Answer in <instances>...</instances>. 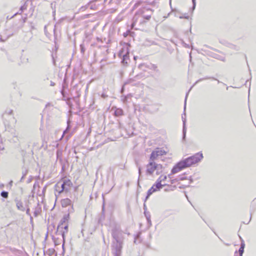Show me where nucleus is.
Here are the masks:
<instances>
[{"mask_svg":"<svg viewBox=\"0 0 256 256\" xmlns=\"http://www.w3.org/2000/svg\"><path fill=\"white\" fill-rule=\"evenodd\" d=\"M152 14V10L148 8H142L136 12L132 18V28L136 26H141L147 21L149 20Z\"/></svg>","mask_w":256,"mask_h":256,"instance_id":"obj_1","label":"nucleus"},{"mask_svg":"<svg viewBox=\"0 0 256 256\" xmlns=\"http://www.w3.org/2000/svg\"><path fill=\"white\" fill-rule=\"evenodd\" d=\"M146 174L152 175L156 170V174H160L162 171V166L160 164H156L154 161L149 160L148 163L146 166Z\"/></svg>","mask_w":256,"mask_h":256,"instance_id":"obj_2","label":"nucleus"},{"mask_svg":"<svg viewBox=\"0 0 256 256\" xmlns=\"http://www.w3.org/2000/svg\"><path fill=\"white\" fill-rule=\"evenodd\" d=\"M203 158L202 152H198L194 155L184 160L188 168L200 162Z\"/></svg>","mask_w":256,"mask_h":256,"instance_id":"obj_3","label":"nucleus"},{"mask_svg":"<svg viewBox=\"0 0 256 256\" xmlns=\"http://www.w3.org/2000/svg\"><path fill=\"white\" fill-rule=\"evenodd\" d=\"M112 238L116 240L115 242L117 243H123V236L122 232L116 228H114L112 230Z\"/></svg>","mask_w":256,"mask_h":256,"instance_id":"obj_4","label":"nucleus"},{"mask_svg":"<svg viewBox=\"0 0 256 256\" xmlns=\"http://www.w3.org/2000/svg\"><path fill=\"white\" fill-rule=\"evenodd\" d=\"M165 186V184H160V180H158V182H156V184H154L150 189L148 190L147 192V196L146 198L145 201L148 199L149 196L154 192H156L158 190H160L163 186Z\"/></svg>","mask_w":256,"mask_h":256,"instance_id":"obj_5","label":"nucleus"},{"mask_svg":"<svg viewBox=\"0 0 256 256\" xmlns=\"http://www.w3.org/2000/svg\"><path fill=\"white\" fill-rule=\"evenodd\" d=\"M123 243L114 242L112 246V252L114 256H121Z\"/></svg>","mask_w":256,"mask_h":256,"instance_id":"obj_6","label":"nucleus"},{"mask_svg":"<svg viewBox=\"0 0 256 256\" xmlns=\"http://www.w3.org/2000/svg\"><path fill=\"white\" fill-rule=\"evenodd\" d=\"M166 154V152L160 148H156L150 154V160L154 161L158 156H163Z\"/></svg>","mask_w":256,"mask_h":256,"instance_id":"obj_7","label":"nucleus"},{"mask_svg":"<svg viewBox=\"0 0 256 256\" xmlns=\"http://www.w3.org/2000/svg\"><path fill=\"white\" fill-rule=\"evenodd\" d=\"M188 168L184 160H181L178 162L172 168L171 171L172 174H175L178 172L182 170Z\"/></svg>","mask_w":256,"mask_h":256,"instance_id":"obj_8","label":"nucleus"},{"mask_svg":"<svg viewBox=\"0 0 256 256\" xmlns=\"http://www.w3.org/2000/svg\"><path fill=\"white\" fill-rule=\"evenodd\" d=\"M66 185L64 182L62 184L58 183L56 186V190L58 191L60 194L64 190L68 191V189L66 187Z\"/></svg>","mask_w":256,"mask_h":256,"instance_id":"obj_9","label":"nucleus"},{"mask_svg":"<svg viewBox=\"0 0 256 256\" xmlns=\"http://www.w3.org/2000/svg\"><path fill=\"white\" fill-rule=\"evenodd\" d=\"M68 216H65L60 220L57 228V231H60V229H63V224H66V222L68 220Z\"/></svg>","mask_w":256,"mask_h":256,"instance_id":"obj_10","label":"nucleus"},{"mask_svg":"<svg viewBox=\"0 0 256 256\" xmlns=\"http://www.w3.org/2000/svg\"><path fill=\"white\" fill-rule=\"evenodd\" d=\"M16 206L18 210L22 212H24L26 208L22 201L16 200Z\"/></svg>","mask_w":256,"mask_h":256,"instance_id":"obj_11","label":"nucleus"},{"mask_svg":"<svg viewBox=\"0 0 256 256\" xmlns=\"http://www.w3.org/2000/svg\"><path fill=\"white\" fill-rule=\"evenodd\" d=\"M72 204V201L69 198H64L61 200V204L62 207H66Z\"/></svg>","mask_w":256,"mask_h":256,"instance_id":"obj_12","label":"nucleus"},{"mask_svg":"<svg viewBox=\"0 0 256 256\" xmlns=\"http://www.w3.org/2000/svg\"><path fill=\"white\" fill-rule=\"evenodd\" d=\"M68 224H63V229H60V231H57L58 232H60V234L62 235V238L64 240V234L68 232Z\"/></svg>","mask_w":256,"mask_h":256,"instance_id":"obj_13","label":"nucleus"},{"mask_svg":"<svg viewBox=\"0 0 256 256\" xmlns=\"http://www.w3.org/2000/svg\"><path fill=\"white\" fill-rule=\"evenodd\" d=\"M245 246V244L244 241L242 240V242L240 244V248H239L238 254H239V256H242V254L244 252V248Z\"/></svg>","mask_w":256,"mask_h":256,"instance_id":"obj_14","label":"nucleus"},{"mask_svg":"<svg viewBox=\"0 0 256 256\" xmlns=\"http://www.w3.org/2000/svg\"><path fill=\"white\" fill-rule=\"evenodd\" d=\"M182 122H183V130H182V132H183V137H182V138L183 140H184L186 138V118H184L183 116H182Z\"/></svg>","mask_w":256,"mask_h":256,"instance_id":"obj_15","label":"nucleus"},{"mask_svg":"<svg viewBox=\"0 0 256 256\" xmlns=\"http://www.w3.org/2000/svg\"><path fill=\"white\" fill-rule=\"evenodd\" d=\"M123 114V111L120 108H116L114 111V116H119Z\"/></svg>","mask_w":256,"mask_h":256,"instance_id":"obj_16","label":"nucleus"},{"mask_svg":"<svg viewBox=\"0 0 256 256\" xmlns=\"http://www.w3.org/2000/svg\"><path fill=\"white\" fill-rule=\"evenodd\" d=\"M144 214L146 218L147 221L150 225H151V220H150V214L148 212H144Z\"/></svg>","mask_w":256,"mask_h":256,"instance_id":"obj_17","label":"nucleus"},{"mask_svg":"<svg viewBox=\"0 0 256 256\" xmlns=\"http://www.w3.org/2000/svg\"><path fill=\"white\" fill-rule=\"evenodd\" d=\"M128 54V52H126V54H122V51H120V56H123V59H122V62H124V61L127 58L128 56L127 54Z\"/></svg>","mask_w":256,"mask_h":256,"instance_id":"obj_18","label":"nucleus"},{"mask_svg":"<svg viewBox=\"0 0 256 256\" xmlns=\"http://www.w3.org/2000/svg\"><path fill=\"white\" fill-rule=\"evenodd\" d=\"M0 195L2 197L6 198L8 197V193L6 191H2L1 192Z\"/></svg>","mask_w":256,"mask_h":256,"instance_id":"obj_19","label":"nucleus"},{"mask_svg":"<svg viewBox=\"0 0 256 256\" xmlns=\"http://www.w3.org/2000/svg\"><path fill=\"white\" fill-rule=\"evenodd\" d=\"M167 177L166 176H161L156 180V182H158V180H160V184L162 181L165 180L166 179Z\"/></svg>","mask_w":256,"mask_h":256,"instance_id":"obj_20","label":"nucleus"},{"mask_svg":"<svg viewBox=\"0 0 256 256\" xmlns=\"http://www.w3.org/2000/svg\"><path fill=\"white\" fill-rule=\"evenodd\" d=\"M150 69L154 70L155 72H158V66L156 64H151Z\"/></svg>","mask_w":256,"mask_h":256,"instance_id":"obj_21","label":"nucleus"},{"mask_svg":"<svg viewBox=\"0 0 256 256\" xmlns=\"http://www.w3.org/2000/svg\"><path fill=\"white\" fill-rule=\"evenodd\" d=\"M138 167V174H139V178H138V186H139V180H140V177L141 176H142V171H141V168L140 166H138V165H137Z\"/></svg>","mask_w":256,"mask_h":256,"instance_id":"obj_22","label":"nucleus"},{"mask_svg":"<svg viewBox=\"0 0 256 256\" xmlns=\"http://www.w3.org/2000/svg\"><path fill=\"white\" fill-rule=\"evenodd\" d=\"M80 52H81L82 54H84V52H85V48H84V45L83 44H81L80 45Z\"/></svg>","mask_w":256,"mask_h":256,"instance_id":"obj_23","label":"nucleus"},{"mask_svg":"<svg viewBox=\"0 0 256 256\" xmlns=\"http://www.w3.org/2000/svg\"><path fill=\"white\" fill-rule=\"evenodd\" d=\"M64 182V184L68 186H70L71 185H72V182L70 180H65Z\"/></svg>","mask_w":256,"mask_h":256,"instance_id":"obj_24","label":"nucleus"},{"mask_svg":"<svg viewBox=\"0 0 256 256\" xmlns=\"http://www.w3.org/2000/svg\"><path fill=\"white\" fill-rule=\"evenodd\" d=\"M69 122H70L69 121H68V125L67 128H66V130L64 132H63V134H62V138L64 136V134H66V133L67 131H68V129L70 128Z\"/></svg>","mask_w":256,"mask_h":256,"instance_id":"obj_25","label":"nucleus"},{"mask_svg":"<svg viewBox=\"0 0 256 256\" xmlns=\"http://www.w3.org/2000/svg\"><path fill=\"white\" fill-rule=\"evenodd\" d=\"M232 48L234 49V50H240V47L238 46H235V45H232Z\"/></svg>","mask_w":256,"mask_h":256,"instance_id":"obj_26","label":"nucleus"},{"mask_svg":"<svg viewBox=\"0 0 256 256\" xmlns=\"http://www.w3.org/2000/svg\"><path fill=\"white\" fill-rule=\"evenodd\" d=\"M89 4H90L88 3L86 6H82V7L80 8V10H82V11L84 10L86 8H87Z\"/></svg>","mask_w":256,"mask_h":256,"instance_id":"obj_27","label":"nucleus"},{"mask_svg":"<svg viewBox=\"0 0 256 256\" xmlns=\"http://www.w3.org/2000/svg\"><path fill=\"white\" fill-rule=\"evenodd\" d=\"M12 35H13V34H10L5 40H3L2 38H0V40L2 42H4L6 39H8V38H10V36H12Z\"/></svg>","mask_w":256,"mask_h":256,"instance_id":"obj_28","label":"nucleus"},{"mask_svg":"<svg viewBox=\"0 0 256 256\" xmlns=\"http://www.w3.org/2000/svg\"><path fill=\"white\" fill-rule=\"evenodd\" d=\"M133 80L132 79H130L128 80L125 83H124V85L126 84H130L132 82Z\"/></svg>","mask_w":256,"mask_h":256,"instance_id":"obj_29","label":"nucleus"},{"mask_svg":"<svg viewBox=\"0 0 256 256\" xmlns=\"http://www.w3.org/2000/svg\"><path fill=\"white\" fill-rule=\"evenodd\" d=\"M188 92L186 94V98H185V100H184V110H185L186 108V99H187V97H188Z\"/></svg>","mask_w":256,"mask_h":256,"instance_id":"obj_30","label":"nucleus"},{"mask_svg":"<svg viewBox=\"0 0 256 256\" xmlns=\"http://www.w3.org/2000/svg\"><path fill=\"white\" fill-rule=\"evenodd\" d=\"M141 4V2H138L136 3L134 5V8H138Z\"/></svg>","mask_w":256,"mask_h":256,"instance_id":"obj_31","label":"nucleus"},{"mask_svg":"<svg viewBox=\"0 0 256 256\" xmlns=\"http://www.w3.org/2000/svg\"><path fill=\"white\" fill-rule=\"evenodd\" d=\"M39 214H40L39 210H36L34 212V215L35 216H37Z\"/></svg>","mask_w":256,"mask_h":256,"instance_id":"obj_32","label":"nucleus"},{"mask_svg":"<svg viewBox=\"0 0 256 256\" xmlns=\"http://www.w3.org/2000/svg\"><path fill=\"white\" fill-rule=\"evenodd\" d=\"M30 208H26V214L28 215V216H30Z\"/></svg>","mask_w":256,"mask_h":256,"instance_id":"obj_33","label":"nucleus"},{"mask_svg":"<svg viewBox=\"0 0 256 256\" xmlns=\"http://www.w3.org/2000/svg\"><path fill=\"white\" fill-rule=\"evenodd\" d=\"M193 4V8H194L196 6V0H192Z\"/></svg>","mask_w":256,"mask_h":256,"instance_id":"obj_34","label":"nucleus"},{"mask_svg":"<svg viewBox=\"0 0 256 256\" xmlns=\"http://www.w3.org/2000/svg\"><path fill=\"white\" fill-rule=\"evenodd\" d=\"M180 18H185L186 19H188V16H180Z\"/></svg>","mask_w":256,"mask_h":256,"instance_id":"obj_35","label":"nucleus"},{"mask_svg":"<svg viewBox=\"0 0 256 256\" xmlns=\"http://www.w3.org/2000/svg\"><path fill=\"white\" fill-rule=\"evenodd\" d=\"M102 97L104 98H106V97H107V96H106V94H102Z\"/></svg>","mask_w":256,"mask_h":256,"instance_id":"obj_36","label":"nucleus"},{"mask_svg":"<svg viewBox=\"0 0 256 256\" xmlns=\"http://www.w3.org/2000/svg\"><path fill=\"white\" fill-rule=\"evenodd\" d=\"M234 256H239V254H238V252L237 251L235 252Z\"/></svg>","mask_w":256,"mask_h":256,"instance_id":"obj_37","label":"nucleus"},{"mask_svg":"<svg viewBox=\"0 0 256 256\" xmlns=\"http://www.w3.org/2000/svg\"><path fill=\"white\" fill-rule=\"evenodd\" d=\"M12 180H11V181L10 182L9 184H10V185H12Z\"/></svg>","mask_w":256,"mask_h":256,"instance_id":"obj_38","label":"nucleus"},{"mask_svg":"<svg viewBox=\"0 0 256 256\" xmlns=\"http://www.w3.org/2000/svg\"><path fill=\"white\" fill-rule=\"evenodd\" d=\"M54 84L52 82H51V86H54Z\"/></svg>","mask_w":256,"mask_h":256,"instance_id":"obj_39","label":"nucleus"},{"mask_svg":"<svg viewBox=\"0 0 256 256\" xmlns=\"http://www.w3.org/2000/svg\"><path fill=\"white\" fill-rule=\"evenodd\" d=\"M24 176L22 177L21 180H20V181H22V180L24 178Z\"/></svg>","mask_w":256,"mask_h":256,"instance_id":"obj_40","label":"nucleus"},{"mask_svg":"<svg viewBox=\"0 0 256 256\" xmlns=\"http://www.w3.org/2000/svg\"><path fill=\"white\" fill-rule=\"evenodd\" d=\"M212 78V79H214V80H216V79L214 78ZM218 80V82H220V80Z\"/></svg>","mask_w":256,"mask_h":256,"instance_id":"obj_41","label":"nucleus"},{"mask_svg":"<svg viewBox=\"0 0 256 256\" xmlns=\"http://www.w3.org/2000/svg\"><path fill=\"white\" fill-rule=\"evenodd\" d=\"M139 77H140V76L139 75H137L136 78H138Z\"/></svg>","mask_w":256,"mask_h":256,"instance_id":"obj_42","label":"nucleus"},{"mask_svg":"<svg viewBox=\"0 0 256 256\" xmlns=\"http://www.w3.org/2000/svg\"><path fill=\"white\" fill-rule=\"evenodd\" d=\"M124 90V88H122L121 92H122Z\"/></svg>","mask_w":256,"mask_h":256,"instance_id":"obj_43","label":"nucleus"},{"mask_svg":"<svg viewBox=\"0 0 256 256\" xmlns=\"http://www.w3.org/2000/svg\"><path fill=\"white\" fill-rule=\"evenodd\" d=\"M168 190L167 189H165V190H164V191H166H166H168Z\"/></svg>","mask_w":256,"mask_h":256,"instance_id":"obj_44","label":"nucleus"},{"mask_svg":"<svg viewBox=\"0 0 256 256\" xmlns=\"http://www.w3.org/2000/svg\"><path fill=\"white\" fill-rule=\"evenodd\" d=\"M20 10H21L22 11V6L21 8H20Z\"/></svg>","mask_w":256,"mask_h":256,"instance_id":"obj_45","label":"nucleus"},{"mask_svg":"<svg viewBox=\"0 0 256 256\" xmlns=\"http://www.w3.org/2000/svg\"><path fill=\"white\" fill-rule=\"evenodd\" d=\"M16 14H14V15L12 16V18L14 17V16H16Z\"/></svg>","mask_w":256,"mask_h":256,"instance_id":"obj_46","label":"nucleus"}]
</instances>
